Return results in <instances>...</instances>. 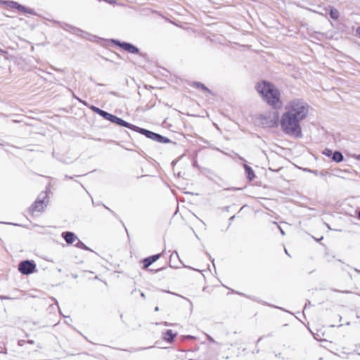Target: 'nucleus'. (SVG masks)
I'll return each instance as SVG.
<instances>
[{
    "instance_id": "1",
    "label": "nucleus",
    "mask_w": 360,
    "mask_h": 360,
    "mask_svg": "<svg viewBox=\"0 0 360 360\" xmlns=\"http://www.w3.org/2000/svg\"><path fill=\"white\" fill-rule=\"evenodd\" d=\"M286 110L281 119L282 130L290 136L301 137L302 129L300 122L307 116V104L300 100H293L288 104Z\"/></svg>"
},
{
    "instance_id": "2",
    "label": "nucleus",
    "mask_w": 360,
    "mask_h": 360,
    "mask_svg": "<svg viewBox=\"0 0 360 360\" xmlns=\"http://www.w3.org/2000/svg\"><path fill=\"white\" fill-rule=\"evenodd\" d=\"M255 89L269 105L274 109H279L282 107L281 91L274 84L262 80L256 84Z\"/></svg>"
},
{
    "instance_id": "3",
    "label": "nucleus",
    "mask_w": 360,
    "mask_h": 360,
    "mask_svg": "<svg viewBox=\"0 0 360 360\" xmlns=\"http://www.w3.org/2000/svg\"><path fill=\"white\" fill-rule=\"evenodd\" d=\"M91 109L96 113L98 114L101 117H103L104 119L110 121L112 123H115L117 125L122 126L129 129H132L133 126L132 124L125 122L122 119L113 115L109 112H107L96 106H91Z\"/></svg>"
},
{
    "instance_id": "4",
    "label": "nucleus",
    "mask_w": 360,
    "mask_h": 360,
    "mask_svg": "<svg viewBox=\"0 0 360 360\" xmlns=\"http://www.w3.org/2000/svg\"><path fill=\"white\" fill-rule=\"evenodd\" d=\"M48 202L49 198L46 195H44L42 198L39 197L30 207V212L32 215H35L37 213L44 212Z\"/></svg>"
},
{
    "instance_id": "5",
    "label": "nucleus",
    "mask_w": 360,
    "mask_h": 360,
    "mask_svg": "<svg viewBox=\"0 0 360 360\" xmlns=\"http://www.w3.org/2000/svg\"><path fill=\"white\" fill-rule=\"evenodd\" d=\"M0 4L5 5L8 8H12V9H16L18 11L23 13H29L32 14L33 11L32 9H30L22 5H20L16 1H0Z\"/></svg>"
},
{
    "instance_id": "6",
    "label": "nucleus",
    "mask_w": 360,
    "mask_h": 360,
    "mask_svg": "<svg viewBox=\"0 0 360 360\" xmlns=\"http://www.w3.org/2000/svg\"><path fill=\"white\" fill-rule=\"evenodd\" d=\"M18 271L24 275H29L36 271V264L31 261L25 260L18 264Z\"/></svg>"
},
{
    "instance_id": "7",
    "label": "nucleus",
    "mask_w": 360,
    "mask_h": 360,
    "mask_svg": "<svg viewBox=\"0 0 360 360\" xmlns=\"http://www.w3.org/2000/svg\"><path fill=\"white\" fill-rule=\"evenodd\" d=\"M162 255V252L158 253L156 255H153L151 256H149L146 258H144L141 261V263L142 264V269H148V268L154 262L158 261Z\"/></svg>"
},
{
    "instance_id": "8",
    "label": "nucleus",
    "mask_w": 360,
    "mask_h": 360,
    "mask_svg": "<svg viewBox=\"0 0 360 360\" xmlns=\"http://www.w3.org/2000/svg\"><path fill=\"white\" fill-rule=\"evenodd\" d=\"M115 43L116 45L119 46L120 47H121L122 49H123L124 50L130 53L136 54L139 53V49L131 44L124 42L122 43L120 41H115Z\"/></svg>"
},
{
    "instance_id": "9",
    "label": "nucleus",
    "mask_w": 360,
    "mask_h": 360,
    "mask_svg": "<svg viewBox=\"0 0 360 360\" xmlns=\"http://www.w3.org/2000/svg\"><path fill=\"white\" fill-rule=\"evenodd\" d=\"M177 335L178 333L176 332H174L172 330L169 329L162 333V338L165 342L172 343Z\"/></svg>"
},
{
    "instance_id": "10",
    "label": "nucleus",
    "mask_w": 360,
    "mask_h": 360,
    "mask_svg": "<svg viewBox=\"0 0 360 360\" xmlns=\"http://www.w3.org/2000/svg\"><path fill=\"white\" fill-rule=\"evenodd\" d=\"M62 235L66 243L68 244H72L78 240L77 236L72 232H64Z\"/></svg>"
},
{
    "instance_id": "11",
    "label": "nucleus",
    "mask_w": 360,
    "mask_h": 360,
    "mask_svg": "<svg viewBox=\"0 0 360 360\" xmlns=\"http://www.w3.org/2000/svg\"><path fill=\"white\" fill-rule=\"evenodd\" d=\"M191 86L195 89H198L202 90L203 91L207 92L209 94H211V91L207 86H205L202 83H200L199 82H193Z\"/></svg>"
},
{
    "instance_id": "12",
    "label": "nucleus",
    "mask_w": 360,
    "mask_h": 360,
    "mask_svg": "<svg viewBox=\"0 0 360 360\" xmlns=\"http://www.w3.org/2000/svg\"><path fill=\"white\" fill-rule=\"evenodd\" d=\"M244 167H245V174H246L248 179L250 181L253 180L255 177V174L253 169L248 165H245Z\"/></svg>"
},
{
    "instance_id": "13",
    "label": "nucleus",
    "mask_w": 360,
    "mask_h": 360,
    "mask_svg": "<svg viewBox=\"0 0 360 360\" xmlns=\"http://www.w3.org/2000/svg\"><path fill=\"white\" fill-rule=\"evenodd\" d=\"M333 160L336 162H340L343 160V155L340 152L335 151L333 155Z\"/></svg>"
},
{
    "instance_id": "14",
    "label": "nucleus",
    "mask_w": 360,
    "mask_h": 360,
    "mask_svg": "<svg viewBox=\"0 0 360 360\" xmlns=\"http://www.w3.org/2000/svg\"><path fill=\"white\" fill-rule=\"evenodd\" d=\"M339 11L335 8H332L330 11V16L334 20H338L339 18Z\"/></svg>"
},
{
    "instance_id": "15",
    "label": "nucleus",
    "mask_w": 360,
    "mask_h": 360,
    "mask_svg": "<svg viewBox=\"0 0 360 360\" xmlns=\"http://www.w3.org/2000/svg\"><path fill=\"white\" fill-rule=\"evenodd\" d=\"M76 242H77V243L75 244V246H77V248H82V249H87L86 247L85 246V245L82 241H80L79 239Z\"/></svg>"
},
{
    "instance_id": "16",
    "label": "nucleus",
    "mask_w": 360,
    "mask_h": 360,
    "mask_svg": "<svg viewBox=\"0 0 360 360\" xmlns=\"http://www.w3.org/2000/svg\"><path fill=\"white\" fill-rule=\"evenodd\" d=\"M356 33L359 34V36L360 37V26L356 29Z\"/></svg>"
},
{
    "instance_id": "17",
    "label": "nucleus",
    "mask_w": 360,
    "mask_h": 360,
    "mask_svg": "<svg viewBox=\"0 0 360 360\" xmlns=\"http://www.w3.org/2000/svg\"><path fill=\"white\" fill-rule=\"evenodd\" d=\"M159 269H156V270H150L151 271H154V272H157Z\"/></svg>"
},
{
    "instance_id": "18",
    "label": "nucleus",
    "mask_w": 360,
    "mask_h": 360,
    "mask_svg": "<svg viewBox=\"0 0 360 360\" xmlns=\"http://www.w3.org/2000/svg\"><path fill=\"white\" fill-rule=\"evenodd\" d=\"M356 158L360 160V155H358Z\"/></svg>"
},
{
    "instance_id": "19",
    "label": "nucleus",
    "mask_w": 360,
    "mask_h": 360,
    "mask_svg": "<svg viewBox=\"0 0 360 360\" xmlns=\"http://www.w3.org/2000/svg\"><path fill=\"white\" fill-rule=\"evenodd\" d=\"M358 217L360 219V211L359 212Z\"/></svg>"
},
{
    "instance_id": "20",
    "label": "nucleus",
    "mask_w": 360,
    "mask_h": 360,
    "mask_svg": "<svg viewBox=\"0 0 360 360\" xmlns=\"http://www.w3.org/2000/svg\"><path fill=\"white\" fill-rule=\"evenodd\" d=\"M158 309H158V307H155V311H158Z\"/></svg>"
}]
</instances>
